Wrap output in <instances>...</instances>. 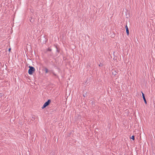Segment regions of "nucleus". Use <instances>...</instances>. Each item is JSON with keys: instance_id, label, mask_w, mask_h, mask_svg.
Listing matches in <instances>:
<instances>
[{"instance_id": "obj_11", "label": "nucleus", "mask_w": 155, "mask_h": 155, "mask_svg": "<svg viewBox=\"0 0 155 155\" xmlns=\"http://www.w3.org/2000/svg\"><path fill=\"white\" fill-rule=\"evenodd\" d=\"M112 73H113V74H114V75H115L116 74L117 72L116 71H115L114 72H113Z\"/></svg>"}, {"instance_id": "obj_5", "label": "nucleus", "mask_w": 155, "mask_h": 155, "mask_svg": "<svg viewBox=\"0 0 155 155\" xmlns=\"http://www.w3.org/2000/svg\"><path fill=\"white\" fill-rule=\"evenodd\" d=\"M45 73L47 74L48 72V70L47 68H45Z\"/></svg>"}, {"instance_id": "obj_12", "label": "nucleus", "mask_w": 155, "mask_h": 155, "mask_svg": "<svg viewBox=\"0 0 155 155\" xmlns=\"http://www.w3.org/2000/svg\"><path fill=\"white\" fill-rule=\"evenodd\" d=\"M52 73L53 74L54 76H56V74L54 72H52Z\"/></svg>"}, {"instance_id": "obj_2", "label": "nucleus", "mask_w": 155, "mask_h": 155, "mask_svg": "<svg viewBox=\"0 0 155 155\" xmlns=\"http://www.w3.org/2000/svg\"><path fill=\"white\" fill-rule=\"evenodd\" d=\"M51 102V100L50 99L48 100V101L45 102V103L44 104L43 107H42V108L43 109L48 106L50 103Z\"/></svg>"}, {"instance_id": "obj_14", "label": "nucleus", "mask_w": 155, "mask_h": 155, "mask_svg": "<svg viewBox=\"0 0 155 155\" xmlns=\"http://www.w3.org/2000/svg\"><path fill=\"white\" fill-rule=\"evenodd\" d=\"M11 50V48H9V49H8V51H10Z\"/></svg>"}, {"instance_id": "obj_7", "label": "nucleus", "mask_w": 155, "mask_h": 155, "mask_svg": "<svg viewBox=\"0 0 155 155\" xmlns=\"http://www.w3.org/2000/svg\"><path fill=\"white\" fill-rule=\"evenodd\" d=\"M50 155H54V153L53 152H51Z\"/></svg>"}, {"instance_id": "obj_1", "label": "nucleus", "mask_w": 155, "mask_h": 155, "mask_svg": "<svg viewBox=\"0 0 155 155\" xmlns=\"http://www.w3.org/2000/svg\"><path fill=\"white\" fill-rule=\"evenodd\" d=\"M29 68L28 71V73L30 75L32 74L35 71V69L33 67L29 66Z\"/></svg>"}, {"instance_id": "obj_10", "label": "nucleus", "mask_w": 155, "mask_h": 155, "mask_svg": "<svg viewBox=\"0 0 155 155\" xmlns=\"http://www.w3.org/2000/svg\"><path fill=\"white\" fill-rule=\"evenodd\" d=\"M56 48L57 49V50H56V51L57 52H59V51L58 50V48H57V46H56Z\"/></svg>"}, {"instance_id": "obj_8", "label": "nucleus", "mask_w": 155, "mask_h": 155, "mask_svg": "<svg viewBox=\"0 0 155 155\" xmlns=\"http://www.w3.org/2000/svg\"><path fill=\"white\" fill-rule=\"evenodd\" d=\"M35 117H34V116H32V118L31 119L32 120H35Z\"/></svg>"}, {"instance_id": "obj_6", "label": "nucleus", "mask_w": 155, "mask_h": 155, "mask_svg": "<svg viewBox=\"0 0 155 155\" xmlns=\"http://www.w3.org/2000/svg\"><path fill=\"white\" fill-rule=\"evenodd\" d=\"M131 139H132L133 140H134L135 139L134 136L133 135L131 137Z\"/></svg>"}, {"instance_id": "obj_4", "label": "nucleus", "mask_w": 155, "mask_h": 155, "mask_svg": "<svg viewBox=\"0 0 155 155\" xmlns=\"http://www.w3.org/2000/svg\"><path fill=\"white\" fill-rule=\"evenodd\" d=\"M125 28H126V32L127 34V35H129V29H128V28L127 25L125 26Z\"/></svg>"}, {"instance_id": "obj_3", "label": "nucleus", "mask_w": 155, "mask_h": 155, "mask_svg": "<svg viewBox=\"0 0 155 155\" xmlns=\"http://www.w3.org/2000/svg\"><path fill=\"white\" fill-rule=\"evenodd\" d=\"M141 93H142V95L143 98V99L144 102L145 104H147V102L146 100V98H145V97L144 94L142 92H141Z\"/></svg>"}, {"instance_id": "obj_9", "label": "nucleus", "mask_w": 155, "mask_h": 155, "mask_svg": "<svg viewBox=\"0 0 155 155\" xmlns=\"http://www.w3.org/2000/svg\"><path fill=\"white\" fill-rule=\"evenodd\" d=\"M52 50L51 49L49 48H48V49L47 50V51H51Z\"/></svg>"}, {"instance_id": "obj_13", "label": "nucleus", "mask_w": 155, "mask_h": 155, "mask_svg": "<svg viewBox=\"0 0 155 155\" xmlns=\"http://www.w3.org/2000/svg\"><path fill=\"white\" fill-rule=\"evenodd\" d=\"M99 66H102V64L100 63L99 65Z\"/></svg>"}]
</instances>
